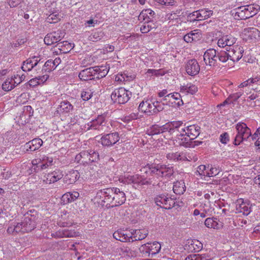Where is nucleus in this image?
I'll list each match as a JSON object with an SVG mask.
<instances>
[{"mask_svg": "<svg viewBox=\"0 0 260 260\" xmlns=\"http://www.w3.org/2000/svg\"><path fill=\"white\" fill-rule=\"evenodd\" d=\"M55 69V67L53 66V60L49 59L46 61L43 65L42 72L43 73H50Z\"/></svg>", "mask_w": 260, "mask_h": 260, "instance_id": "obj_44", "label": "nucleus"}, {"mask_svg": "<svg viewBox=\"0 0 260 260\" xmlns=\"http://www.w3.org/2000/svg\"><path fill=\"white\" fill-rule=\"evenodd\" d=\"M37 212L34 210H30L24 214V218L21 222L23 233L31 232L36 228Z\"/></svg>", "mask_w": 260, "mask_h": 260, "instance_id": "obj_5", "label": "nucleus"}, {"mask_svg": "<svg viewBox=\"0 0 260 260\" xmlns=\"http://www.w3.org/2000/svg\"><path fill=\"white\" fill-rule=\"evenodd\" d=\"M225 52L221 50L218 51L212 48L207 49L204 54V60L207 65L216 66L220 65V63H225Z\"/></svg>", "mask_w": 260, "mask_h": 260, "instance_id": "obj_3", "label": "nucleus"}, {"mask_svg": "<svg viewBox=\"0 0 260 260\" xmlns=\"http://www.w3.org/2000/svg\"><path fill=\"white\" fill-rule=\"evenodd\" d=\"M63 176V174L62 171L59 170H55L45 176V179L43 180V182L46 184L53 183L61 179Z\"/></svg>", "mask_w": 260, "mask_h": 260, "instance_id": "obj_21", "label": "nucleus"}, {"mask_svg": "<svg viewBox=\"0 0 260 260\" xmlns=\"http://www.w3.org/2000/svg\"><path fill=\"white\" fill-rule=\"evenodd\" d=\"M188 243L189 244L188 246L191 251H199L203 248V244L197 240H191L190 242H188Z\"/></svg>", "mask_w": 260, "mask_h": 260, "instance_id": "obj_42", "label": "nucleus"}, {"mask_svg": "<svg viewBox=\"0 0 260 260\" xmlns=\"http://www.w3.org/2000/svg\"><path fill=\"white\" fill-rule=\"evenodd\" d=\"M99 68L100 70H99V71L97 72V74H96L98 75L96 78H100L105 77L108 73V71L106 69H103V67H101L100 68L99 67Z\"/></svg>", "mask_w": 260, "mask_h": 260, "instance_id": "obj_60", "label": "nucleus"}, {"mask_svg": "<svg viewBox=\"0 0 260 260\" xmlns=\"http://www.w3.org/2000/svg\"><path fill=\"white\" fill-rule=\"evenodd\" d=\"M179 140V144L180 146H183L185 147H191V140H194L192 138L188 137L186 135H184L182 137H180V139H178Z\"/></svg>", "mask_w": 260, "mask_h": 260, "instance_id": "obj_40", "label": "nucleus"}, {"mask_svg": "<svg viewBox=\"0 0 260 260\" xmlns=\"http://www.w3.org/2000/svg\"><path fill=\"white\" fill-rule=\"evenodd\" d=\"M185 70L188 75L193 76L200 71V67L195 59L189 60L185 64Z\"/></svg>", "mask_w": 260, "mask_h": 260, "instance_id": "obj_19", "label": "nucleus"}, {"mask_svg": "<svg viewBox=\"0 0 260 260\" xmlns=\"http://www.w3.org/2000/svg\"><path fill=\"white\" fill-rule=\"evenodd\" d=\"M155 13L151 9L143 10L138 16V20L140 21H152Z\"/></svg>", "mask_w": 260, "mask_h": 260, "instance_id": "obj_27", "label": "nucleus"}, {"mask_svg": "<svg viewBox=\"0 0 260 260\" xmlns=\"http://www.w3.org/2000/svg\"><path fill=\"white\" fill-rule=\"evenodd\" d=\"M200 127L195 125H191L186 127V136L196 138L200 134Z\"/></svg>", "mask_w": 260, "mask_h": 260, "instance_id": "obj_36", "label": "nucleus"}, {"mask_svg": "<svg viewBox=\"0 0 260 260\" xmlns=\"http://www.w3.org/2000/svg\"><path fill=\"white\" fill-rule=\"evenodd\" d=\"M170 123V125L171 127V131H174L176 130V129L179 128L182 126L184 125L183 123L181 121H173Z\"/></svg>", "mask_w": 260, "mask_h": 260, "instance_id": "obj_58", "label": "nucleus"}, {"mask_svg": "<svg viewBox=\"0 0 260 260\" xmlns=\"http://www.w3.org/2000/svg\"><path fill=\"white\" fill-rule=\"evenodd\" d=\"M236 41L235 38L232 35H225L220 38L217 42L218 46L219 47L223 48L225 46L231 47L233 46Z\"/></svg>", "mask_w": 260, "mask_h": 260, "instance_id": "obj_23", "label": "nucleus"}, {"mask_svg": "<svg viewBox=\"0 0 260 260\" xmlns=\"http://www.w3.org/2000/svg\"><path fill=\"white\" fill-rule=\"evenodd\" d=\"M104 36V33L102 31H97L93 32L89 36L88 39L92 42H97L101 40Z\"/></svg>", "mask_w": 260, "mask_h": 260, "instance_id": "obj_46", "label": "nucleus"}, {"mask_svg": "<svg viewBox=\"0 0 260 260\" xmlns=\"http://www.w3.org/2000/svg\"><path fill=\"white\" fill-rule=\"evenodd\" d=\"M15 79H17L15 76L7 79L2 84V89L5 91H9L13 89L16 86V83H14Z\"/></svg>", "mask_w": 260, "mask_h": 260, "instance_id": "obj_37", "label": "nucleus"}, {"mask_svg": "<svg viewBox=\"0 0 260 260\" xmlns=\"http://www.w3.org/2000/svg\"><path fill=\"white\" fill-rule=\"evenodd\" d=\"M243 94L242 91H239L235 93L231 94L229 96L232 101L235 102Z\"/></svg>", "mask_w": 260, "mask_h": 260, "instance_id": "obj_62", "label": "nucleus"}, {"mask_svg": "<svg viewBox=\"0 0 260 260\" xmlns=\"http://www.w3.org/2000/svg\"><path fill=\"white\" fill-rule=\"evenodd\" d=\"M154 104V103L152 99L143 101L140 104L138 110L139 111H141L148 116L152 115L154 114V110L155 109Z\"/></svg>", "mask_w": 260, "mask_h": 260, "instance_id": "obj_16", "label": "nucleus"}, {"mask_svg": "<svg viewBox=\"0 0 260 260\" xmlns=\"http://www.w3.org/2000/svg\"><path fill=\"white\" fill-rule=\"evenodd\" d=\"M246 6L253 16L256 14L259 9V6L257 5H249Z\"/></svg>", "mask_w": 260, "mask_h": 260, "instance_id": "obj_56", "label": "nucleus"}, {"mask_svg": "<svg viewBox=\"0 0 260 260\" xmlns=\"http://www.w3.org/2000/svg\"><path fill=\"white\" fill-rule=\"evenodd\" d=\"M119 140V134L117 132L106 134L102 137L101 142L103 146H111Z\"/></svg>", "mask_w": 260, "mask_h": 260, "instance_id": "obj_18", "label": "nucleus"}, {"mask_svg": "<svg viewBox=\"0 0 260 260\" xmlns=\"http://www.w3.org/2000/svg\"><path fill=\"white\" fill-rule=\"evenodd\" d=\"M156 28V24L152 21H145L141 27L140 30L142 33H147L153 28Z\"/></svg>", "mask_w": 260, "mask_h": 260, "instance_id": "obj_43", "label": "nucleus"}, {"mask_svg": "<svg viewBox=\"0 0 260 260\" xmlns=\"http://www.w3.org/2000/svg\"><path fill=\"white\" fill-rule=\"evenodd\" d=\"M92 95V92L90 89H87L81 92V98L84 101H88Z\"/></svg>", "mask_w": 260, "mask_h": 260, "instance_id": "obj_53", "label": "nucleus"}, {"mask_svg": "<svg viewBox=\"0 0 260 260\" xmlns=\"http://www.w3.org/2000/svg\"><path fill=\"white\" fill-rule=\"evenodd\" d=\"M14 227L15 228V231L16 234L19 233L24 234L23 230H22V225L21 222L17 223L16 224H14Z\"/></svg>", "mask_w": 260, "mask_h": 260, "instance_id": "obj_63", "label": "nucleus"}, {"mask_svg": "<svg viewBox=\"0 0 260 260\" xmlns=\"http://www.w3.org/2000/svg\"><path fill=\"white\" fill-rule=\"evenodd\" d=\"M85 128L87 131L94 129L102 132L108 131L109 127L105 119V116L104 115H98L96 118L86 124Z\"/></svg>", "mask_w": 260, "mask_h": 260, "instance_id": "obj_8", "label": "nucleus"}, {"mask_svg": "<svg viewBox=\"0 0 260 260\" xmlns=\"http://www.w3.org/2000/svg\"><path fill=\"white\" fill-rule=\"evenodd\" d=\"M244 7L243 6L237 8L235 13H233V15L234 16L235 18L238 20H245L247 18L245 17L246 14L245 10H243Z\"/></svg>", "mask_w": 260, "mask_h": 260, "instance_id": "obj_41", "label": "nucleus"}, {"mask_svg": "<svg viewBox=\"0 0 260 260\" xmlns=\"http://www.w3.org/2000/svg\"><path fill=\"white\" fill-rule=\"evenodd\" d=\"M60 20L59 15L56 12H52L47 17V21L50 23H55Z\"/></svg>", "mask_w": 260, "mask_h": 260, "instance_id": "obj_48", "label": "nucleus"}, {"mask_svg": "<svg viewBox=\"0 0 260 260\" xmlns=\"http://www.w3.org/2000/svg\"><path fill=\"white\" fill-rule=\"evenodd\" d=\"M174 103L173 104L174 106L179 107L183 105V101L181 99L180 94L178 92H174Z\"/></svg>", "mask_w": 260, "mask_h": 260, "instance_id": "obj_51", "label": "nucleus"}, {"mask_svg": "<svg viewBox=\"0 0 260 260\" xmlns=\"http://www.w3.org/2000/svg\"><path fill=\"white\" fill-rule=\"evenodd\" d=\"M78 236V233L74 231L62 230L55 233V236L57 238L75 237Z\"/></svg>", "mask_w": 260, "mask_h": 260, "instance_id": "obj_34", "label": "nucleus"}, {"mask_svg": "<svg viewBox=\"0 0 260 260\" xmlns=\"http://www.w3.org/2000/svg\"><path fill=\"white\" fill-rule=\"evenodd\" d=\"M115 253L122 257H129L132 254V250L129 247L123 245L116 248L115 250Z\"/></svg>", "mask_w": 260, "mask_h": 260, "instance_id": "obj_38", "label": "nucleus"}, {"mask_svg": "<svg viewBox=\"0 0 260 260\" xmlns=\"http://www.w3.org/2000/svg\"><path fill=\"white\" fill-rule=\"evenodd\" d=\"M161 134L160 127L157 125H153L150 129L148 130L149 135H155Z\"/></svg>", "mask_w": 260, "mask_h": 260, "instance_id": "obj_52", "label": "nucleus"}, {"mask_svg": "<svg viewBox=\"0 0 260 260\" xmlns=\"http://www.w3.org/2000/svg\"><path fill=\"white\" fill-rule=\"evenodd\" d=\"M198 91V88L191 83H187L186 85H182L180 87V91L182 93L193 94Z\"/></svg>", "mask_w": 260, "mask_h": 260, "instance_id": "obj_33", "label": "nucleus"}, {"mask_svg": "<svg viewBox=\"0 0 260 260\" xmlns=\"http://www.w3.org/2000/svg\"><path fill=\"white\" fill-rule=\"evenodd\" d=\"M208 169L209 166L207 167L205 165H200L197 168V170L196 172V175H199L202 178L203 177L205 178V177H207Z\"/></svg>", "mask_w": 260, "mask_h": 260, "instance_id": "obj_45", "label": "nucleus"}, {"mask_svg": "<svg viewBox=\"0 0 260 260\" xmlns=\"http://www.w3.org/2000/svg\"><path fill=\"white\" fill-rule=\"evenodd\" d=\"M22 0H8V3L9 6L13 8L17 7L22 2Z\"/></svg>", "mask_w": 260, "mask_h": 260, "instance_id": "obj_64", "label": "nucleus"}, {"mask_svg": "<svg viewBox=\"0 0 260 260\" xmlns=\"http://www.w3.org/2000/svg\"><path fill=\"white\" fill-rule=\"evenodd\" d=\"M148 231L146 229H140L134 230L131 236L132 237V241H140L144 239L148 235Z\"/></svg>", "mask_w": 260, "mask_h": 260, "instance_id": "obj_26", "label": "nucleus"}, {"mask_svg": "<svg viewBox=\"0 0 260 260\" xmlns=\"http://www.w3.org/2000/svg\"><path fill=\"white\" fill-rule=\"evenodd\" d=\"M173 191L176 194H183L185 190L186 186L183 180L177 181L174 183Z\"/></svg>", "mask_w": 260, "mask_h": 260, "instance_id": "obj_35", "label": "nucleus"}, {"mask_svg": "<svg viewBox=\"0 0 260 260\" xmlns=\"http://www.w3.org/2000/svg\"><path fill=\"white\" fill-rule=\"evenodd\" d=\"M205 225L210 229L216 230L220 229L222 226V223L220 222L217 218H207L205 221Z\"/></svg>", "mask_w": 260, "mask_h": 260, "instance_id": "obj_30", "label": "nucleus"}, {"mask_svg": "<svg viewBox=\"0 0 260 260\" xmlns=\"http://www.w3.org/2000/svg\"><path fill=\"white\" fill-rule=\"evenodd\" d=\"M154 108H155V109L154 110V114L157 113L159 112L162 111L164 108V106L166 105V104H164V102L157 101H154Z\"/></svg>", "mask_w": 260, "mask_h": 260, "instance_id": "obj_50", "label": "nucleus"}, {"mask_svg": "<svg viewBox=\"0 0 260 260\" xmlns=\"http://www.w3.org/2000/svg\"><path fill=\"white\" fill-rule=\"evenodd\" d=\"M160 127L161 133L168 131L170 134H172V131H171L172 129L170 123H167Z\"/></svg>", "mask_w": 260, "mask_h": 260, "instance_id": "obj_61", "label": "nucleus"}, {"mask_svg": "<svg viewBox=\"0 0 260 260\" xmlns=\"http://www.w3.org/2000/svg\"><path fill=\"white\" fill-rule=\"evenodd\" d=\"M158 3L166 5V6H174L176 4V2L174 0H154Z\"/></svg>", "mask_w": 260, "mask_h": 260, "instance_id": "obj_57", "label": "nucleus"}, {"mask_svg": "<svg viewBox=\"0 0 260 260\" xmlns=\"http://www.w3.org/2000/svg\"><path fill=\"white\" fill-rule=\"evenodd\" d=\"M155 204L166 209H170L174 206L175 200L172 199L168 194H160L156 196L154 199Z\"/></svg>", "mask_w": 260, "mask_h": 260, "instance_id": "obj_10", "label": "nucleus"}, {"mask_svg": "<svg viewBox=\"0 0 260 260\" xmlns=\"http://www.w3.org/2000/svg\"><path fill=\"white\" fill-rule=\"evenodd\" d=\"M220 170L219 168L216 167H211L208 170V175L207 177L215 176L219 174Z\"/></svg>", "mask_w": 260, "mask_h": 260, "instance_id": "obj_54", "label": "nucleus"}, {"mask_svg": "<svg viewBox=\"0 0 260 260\" xmlns=\"http://www.w3.org/2000/svg\"><path fill=\"white\" fill-rule=\"evenodd\" d=\"M75 159L78 163L87 165L92 162L98 161L99 160V154L93 150H84L77 154Z\"/></svg>", "mask_w": 260, "mask_h": 260, "instance_id": "obj_4", "label": "nucleus"}, {"mask_svg": "<svg viewBox=\"0 0 260 260\" xmlns=\"http://www.w3.org/2000/svg\"><path fill=\"white\" fill-rule=\"evenodd\" d=\"M251 211V206L247 202H244L243 199H240L237 201L236 206V213H242L244 215H248Z\"/></svg>", "mask_w": 260, "mask_h": 260, "instance_id": "obj_20", "label": "nucleus"}, {"mask_svg": "<svg viewBox=\"0 0 260 260\" xmlns=\"http://www.w3.org/2000/svg\"><path fill=\"white\" fill-rule=\"evenodd\" d=\"M53 158L47 155H40L39 158L34 159L32 163L37 165L39 170H43L48 168L53 165Z\"/></svg>", "mask_w": 260, "mask_h": 260, "instance_id": "obj_12", "label": "nucleus"}, {"mask_svg": "<svg viewBox=\"0 0 260 260\" xmlns=\"http://www.w3.org/2000/svg\"><path fill=\"white\" fill-rule=\"evenodd\" d=\"M73 109V106L68 101H64L60 103L56 111V113L59 114L68 113Z\"/></svg>", "mask_w": 260, "mask_h": 260, "instance_id": "obj_28", "label": "nucleus"}, {"mask_svg": "<svg viewBox=\"0 0 260 260\" xmlns=\"http://www.w3.org/2000/svg\"><path fill=\"white\" fill-rule=\"evenodd\" d=\"M43 144V141L40 138H35L26 143L25 148L27 151H34L38 149Z\"/></svg>", "mask_w": 260, "mask_h": 260, "instance_id": "obj_24", "label": "nucleus"}, {"mask_svg": "<svg viewBox=\"0 0 260 260\" xmlns=\"http://www.w3.org/2000/svg\"><path fill=\"white\" fill-rule=\"evenodd\" d=\"M161 249V245L158 242L153 243H147L142 245L140 250L141 252L145 256H149L150 255L153 256L158 253Z\"/></svg>", "mask_w": 260, "mask_h": 260, "instance_id": "obj_11", "label": "nucleus"}, {"mask_svg": "<svg viewBox=\"0 0 260 260\" xmlns=\"http://www.w3.org/2000/svg\"><path fill=\"white\" fill-rule=\"evenodd\" d=\"M141 172L157 178L169 179L174 175L175 170L174 167L171 165L148 164L141 169Z\"/></svg>", "mask_w": 260, "mask_h": 260, "instance_id": "obj_2", "label": "nucleus"}, {"mask_svg": "<svg viewBox=\"0 0 260 260\" xmlns=\"http://www.w3.org/2000/svg\"><path fill=\"white\" fill-rule=\"evenodd\" d=\"M79 197V192L77 191L68 192L61 197V201L64 204H68L75 201Z\"/></svg>", "mask_w": 260, "mask_h": 260, "instance_id": "obj_31", "label": "nucleus"}, {"mask_svg": "<svg viewBox=\"0 0 260 260\" xmlns=\"http://www.w3.org/2000/svg\"><path fill=\"white\" fill-rule=\"evenodd\" d=\"M79 173L78 171L72 170L69 172L64 177V180L68 184H73L79 178Z\"/></svg>", "mask_w": 260, "mask_h": 260, "instance_id": "obj_32", "label": "nucleus"}, {"mask_svg": "<svg viewBox=\"0 0 260 260\" xmlns=\"http://www.w3.org/2000/svg\"><path fill=\"white\" fill-rule=\"evenodd\" d=\"M63 30L58 29L57 31L48 34L44 39V43L47 45H51L58 43L64 37Z\"/></svg>", "mask_w": 260, "mask_h": 260, "instance_id": "obj_13", "label": "nucleus"}, {"mask_svg": "<svg viewBox=\"0 0 260 260\" xmlns=\"http://www.w3.org/2000/svg\"><path fill=\"white\" fill-rule=\"evenodd\" d=\"M131 92L124 88L116 89L111 94V99L120 104L126 103L130 99Z\"/></svg>", "mask_w": 260, "mask_h": 260, "instance_id": "obj_9", "label": "nucleus"}, {"mask_svg": "<svg viewBox=\"0 0 260 260\" xmlns=\"http://www.w3.org/2000/svg\"><path fill=\"white\" fill-rule=\"evenodd\" d=\"M113 238L117 240L122 242L130 241L132 237L129 234H127L124 231L118 230L115 232L113 235Z\"/></svg>", "mask_w": 260, "mask_h": 260, "instance_id": "obj_29", "label": "nucleus"}, {"mask_svg": "<svg viewBox=\"0 0 260 260\" xmlns=\"http://www.w3.org/2000/svg\"><path fill=\"white\" fill-rule=\"evenodd\" d=\"M225 52V63L227 62L229 66H232L234 63L239 61L243 56L244 50L243 47L238 46H233L226 50Z\"/></svg>", "mask_w": 260, "mask_h": 260, "instance_id": "obj_6", "label": "nucleus"}, {"mask_svg": "<svg viewBox=\"0 0 260 260\" xmlns=\"http://www.w3.org/2000/svg\"><path fill=\"white\" fill-rule=\"evenodd\" d=\"M172 135H176L178 139H180V137H182L184 135H186V126L185 124L180 128L176 129V130L173 131Z\"/></svg>", "mask_w": 260, "mask_h": 260, "instance_id": "obj_47", "label": "nucleus"}, {"mask_svg": "<svg viewBox=\"0 0 260 260\" xmlns=\"http://www.w3.org/2000/svg\"><path fill=\"white\" fill-rule=\"evenodd\" d=\"M237 135L235 137L234 144L235 145H239L243 141L247 140L251 136L250 129L247 125L243 122H239L236 126Z\"/></svg>", "mask_w": 260, "mask_h": 260, "instance_id": "obj_7", "label": "nucleus"}, {"mask_svg": "<svg viewBox=\"0 0 260 260\" xmlns=\"http://www.w3.org/2000/svg\"><path fill=\"white\" fill-rule=\"evenodd\" d=\"M242 35L246 40H258L260 38V31L255 27L244 28Z\"/></svg>", "mask_w": 260, "mask_h": 260, "instance_id": "obj_22", "label": "nucleus"}, {"mask_svg": "<svg viewBox=\"0 0 260 260\" xmlns=\"http://www.w3.org/2000/svg\"><path fill=\"white\" fill-rule=\"evenodd\" d=\"M212 15V11L202 9L190 14L188 16V18L189 19L190 21H194L197 20H201L209 18Z\"/></svg>", "mask_w": 260, "mask_h": 260, "instance_id": "obj_17", "label": "nucleus"}, {"mask_svg": "<svg viewBox=\"0 0 260 260\" xmlns=\"http://www.w3.org/2000/svg\"><path fill=\"white\" fill-rule=\"evenodd\" d=\"M174 92L170 93L167 94L166 96V98L162 99L161 100V102H164V104H166L167 105H173L174 103Z\"/></svg>", "mask_w": 260, "mask_h": 260, "instance_id": "obj_49", "label": "nucleus"}, {"mask_svg": "<svg viewBox=\"0 0 260 260\" xmlns=\"http://www.w3.org/2000/svg\"><path fill=\"white\" fill-rule=\"evenodd\" d=\"M152 183L151 178L145 177L144 176L136 174L133 175V183L140 185H150Z\"/></svg>", "mask_w": 260, "mask_h": 260, "instance_id": "obj_25", "label": "nucleus"}, {"mask_svg": "<svg viewBox=\"0 0 260 260\" xmlns=\"http://www.w3.org/2000/svg\"><path fill=\"white\" fill-rule=\"evenodd\" d=\"M120 182L123 184H131L133 183V175H127L122 177L119 179Z\"/></svg>", "mask_w": 260, "mask_h": 260, "instance_id": "obj_55", "label": "nucleus"}, {"mask_svg": "<svg viewBox=\"0 0 260 260\" xmlns=\"http://www.w3.org/2000/svg\"><path fill=\"white\" fill-rule=\"evenodd\" d=\"M229 140V136L227 133H224L220 135V141L222 144H227Z\"/></svg>", "mask_w": 260, "mask_h": 260, "instance_id": "obj_59", "label": "nucleus"}, {"mask_svg": "<svg viewBox=\"0 0 260 260\" xmlns=\"http://www.w3.org/2000/svg\"><path fill=\"white\" fill-rule=\"evenodd\" d=\"M100 70L99 67H90L85 69L80 72L78 77L81 80L87 81L92 80Z\"/></svg>", "mask_w": 260, "mask_h": 260, "instance_id": "obj_14", "label": "nucleus"}, {"mask_svg": "<svg viewBox=\"0 0 260 260\" xmlns=\"http://www.w3.org/2000/svg\"><path fill=\"white\" fill-rule=\"evenodd\" d=\"M43 63V61H41V59L39 56H34L23 61L21 69L24 72H28L38 64H42Z\"/></svg>", "mask_w": 260, "mask_h": 260, "instance_id": "obj_15", "label": "nucleus"}, {"mask_svg": "<svg viewBox=\"0 0 260 260\" xmlns=\"http://www.w3.org/2000/svg\"><path fill=\"white\" fill-rule=\"evenodd\" d=\"M166 157L168 159L173 161L184 160L186 158V157L183 155L182 153L178 152L168 153Z\"/></svg>", "mask_w": 260, "mask_h": 260, "instance_id": "obj_39", "label": "nucleus"}, {"mask_svg": "<svg viewBox=\"0 0 260 260\" xmlns=\"http://www.w3.org/2000/svg\"><path fill=\"white\" fill-rule=\"evenodd\" d=\"M96 198L106 203V206L116 207L123 204L125 200V193L118 188H107L98 192Z\"/></svg>", "mask_w": 260, "mask_h": 260, "instance_id": "obj_1", "label": "nucleus"}]
</instances>
